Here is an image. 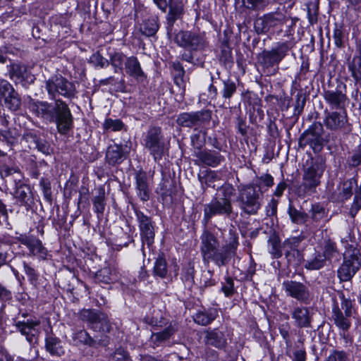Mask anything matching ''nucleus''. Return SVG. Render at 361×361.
<instances>
[{
  "instance_id": "1",
  "label": "nucleus",
  "mask_w": 361,
  "mask_h": 361,
  "mask_svg": "<svg viewBox=\"0 0 361 361\" xmlns=\"http://www.w3.org/2000/svg\"><path fill=\"white\" fill-rule=\"evenodd\" d=\"M44 87L50 99L54 102L29 97L28 109L37 118L54 123L58 133L66 135L73 129V116L68 104L61 99H56V97L61 95L68 99L75 97V86L62 75H56L46 80Z\"/></svg>"
},
{
  "instance_id": "2",
  "label": "nucleus",
  "mask_w": 361,
  "mask_h": 361,
  "mask_svg": "<svg viewBox=\"0 0 361 361\" xmlns=\"http://www.w3.org/2000/svg\"><path fill=\"white\" fill-rule=\"evenodd\" d=\"M326 166L324 160L317 157L306 161L303 168L302 182L295 189V194L300 198H305L316 192L321 184Z\"/></svg>"
},
{
  "instance_id": "3",
  "label": "nucleus",
  "mask_w": 361,
  "mask_h": 361,
  "mask_svg": "<svg viewBox=\"0 0 361 361\" xmlns=\"http://www.w3.org/2000/svg\"><path fill=\"white\" fill-rule=\"evenodd\" d=\"M234 188L229 184H224L219 188V194L204 207V220L208 222L215 216L229 217L233 213L231 197Z\"/></svg>"
},
{
  "instance_id": "4",
  "label": "nucleus",
  "mask_w": 361,
  "mask_h": 361,
  "mask_svg": "<svg viewBox=\"0 0 361 361\" xmlns=\"http://www.w3.org/2000/svg\"><path fill=\"white\" fill-rule=\"evenodd\" d=\"M324 127L320 122H314L300 136L298 144L304 149L310 146L314 153L320 152L324 145L329 142V135H324Z\"/></svg>"
},
{
  "instance_id": "5",
  "label": "nucleus",
  "mask_w": 361,
  "mask_h": 361,
  "mask_svg": "<svg viewBox=\"0 0 361 361\" xmlns=\"http://www.w3.org/2000/svg\"><path fill=\"white\" fill-rule=\"evenodd\" d=\"M343 262L338 269V277L341 281H350L361 267V254L360 250L350 245L344 252Z\"/></svg>"
},
{
  "instance_id": "6",
  "label": "nucleus",
  "mask_w": 361,
  "mask_h": 361,
  "mask_svg": "<svg viewBox=\"0 0 361 361\" xmlns=\"http://www.w3.org/2000/svg\"><path fill=\"white\" fill-rule=\"evenodd\" d=\"M225 244L219 247L206 262L212 261L218 267L226 266L234 255L237 245V233L233 228L228 231V236H224Z\"/></svg>"
},
{
  "instance_id": "7",
  "label": "nucleus",
  "mask_w": 361,
  "mask_h": 361,
  "mask_svg": "<svg viewBox=\"0 0 361 361\" xmlns=\"http://www.w3.org/2000/svg\"><path fill=\"white\" fill-rule=\"evenodd\" d=\"M144 146L156 162L162 158L166 150V144L160 127L154 126L148 130L144 138Z\"/></svg>"
},
{
  "instance_id": "8",
  "label": "nucleus",
  "mask_w": 361,
  "mask_h": 361,
  "mask_svg": "<svg viewBox=\"0 0 361 361\" xmlns=\"http://www.w3.org/2000/svg\"><path fill=\"white\" fill-rule=\"evenodd\" d=\"M212 111L209 109H202L197 111L183 112L176 119L178 126L197 130L210 122Z\"/></svg>"
},
{
  "instance_id": "9",
  "label": "nucleus",
  "mask_w": 361,
  "mask_h": 361,
  "mask_svg": "<svg viewBox=\"0 0 361 361\" xmlns=\"http://www.w3.org/2000/svg\"><path fill=\"white\" fill-rule=\"evenodd\" d=\"M80 318L95 331L109 333L111 329L107 315L97 310L83 309L80 312Z\"/></svg>"
},
{
  "instance_id": "10",
  "label": "nucleus",
  "mask_w": 361,
  "mask_h": 361,
  "mask_svg": "<svg viewBox=\"0 0 361 361\" xmlns=\"http://www.w3.org/2000/svg\"><path fill=\"white\" fill-rule=\"evenodd\" d=\"M175 42L191 51L203 50L207 46L204 35L188 30H180L175 36Z\"/></svg>"
},
{
  "instance_id": "11",
  "label": "nucleus",
  "mask_w": 361,
  "mask_h": 361,
  "mask_svg": "<svg viewBox=\"0 0 361 361\" xmlns=\"http://www.w3.org/2000/svg\"><path fill=\"white\" fill-rule=\"evenodd\" d=\"M134 213L140 230V238L142 244L150 247L154 241L155 223L151 216L144 214L137 207H133Z\"/></svg>"
},
{
  "instance_id": "12",
  "label": "nucleus",
  "mask_w": 361,
  "mask_h": 361,
  "mask_svg": "<svg viewBox=\"0 0 361 361\" xmlns=\"http://www.w3.org/2000/svg\"><path fill=\"white\" fill-rule=\"evenodd\" d=\"M270 187L274 184V179L271 176L266 174L260 178L257 177L250 185V214L257 213L261 206L263 193L261 189V184Z\"/></svg>"
},
{
  "instance_id": "13",
  "label": "nucleus",
  "mask_w": 361,
  "mask_h": 361,
  "mask_svg": "<svg viewBox=\"0 0 361 361\" xmlns=\"http://www.w3.org/2000/svg\"><path fill=\"white\" fill-rule=\"evenodd\" d=\"M257 236H259L263 240H267L271 245L269 252L274 258L278 259L282 256L279 237L272 228L266 226L265 228L264 227L256 228L251 233L250 237L252 238Z\"/></svg>"
},
{
  "instance_id": "14",
  "label": "nucleus",
  "mask_w": 361,
  "mask_h": 361,
  "mask_svg": "<svg viewBox=\"0 0 361 361\" xmlns=\"http://www.w3.org/2000/svg\"><path fill=\"white\" fill-rule=\"evenodd\" d=\"M0 177L6 190L12 191L23 183V176L18 166H9L0 161Z\"/></svg>"
},
{
  "instance_id": "15",
  "label": "nucleus",
  "mask_w": 361,
  "mask_h": 361,
  "mask_svg": "<svg viewBox=\"0 0 361 361\" xmlns=\"http://www.w3.org/2000/svg\"><path fill=\"white\" fill-rule=\"evenodd\" d=\"M289 49L287 42L281 43L271 51H264L259 56V62L266 67H271L279 63L286 56Z\"/></svg>"
},
{
  "instance_id": "16",
  "label": "nucleus",
  "mask_w": 361,
  "mask_h": 361,
  "mask_svg": "<svg viewBox=\"0 0 361 361\" xmlns=\"http://www.w3.org/2000/svg\"><path fill=\"white\" fill-rule=\"evenodd\" d=\"M282 286L288 296L305 304L309 302L310 298V290L302 283L287 280L283 281Z\"/></svg>"
},
{
  "instance_id": "17",
  "label": "nucleus",
  "mask_w": 361,
  "mask_h": 361,
  "mask_svg": "<svg viewBox=\"0 0 361 361\" xmlns=\"http://www.w3.org/2000/svg\"><path fill=\"white\" fill-rule=\"evenodd\" d=\"M325 114L324 124L328 129L334 131L350 130V129H348L349 126L348 118L345 111L342 113L325 111Z\"/></svg>"
},
{
  "instance_id": "18",
  "label": "nucleus",
  "mask_w": 361,
  "mask_h": 361,
  "mask_svg": "<svg viewBox=\"0 0 361 361\" xmlns=\"http://www.w3.org/2000/svg\"><path fill=\"white\" fill-rule=\"evenodd\" d=\"M12 190L13 197L20 207H24L26 210H29L35 205L34 195L28 185L22 183Z\"/></svg>"
},
{
  "instance_id": "19",
  "label": "nucleus",
  "mask_w": 361,
  "mask_h": 361,
  "mask_svg": "<svg viewBox=\"0 0 361 361\" xmlns=\"http://www.w3.org/2000/svg\"><path fill=\"white\" fill-rule=\"evenodd\" d=\"M135 190L138 197L142 202L149 200L150 188L147 173L142 169L136 171L135 175Z\"/></svg>"
},
{
  "instance_id": "20",
  "label": "nucleus",
  "mask_w": 361,
  "mask_h": 361,
  "mask_svg": "<svg viewBox=\"0 0 361 361\" xmlns=\"http://www.w3.org/2000/svg\"><path fill=\"white\" fill-rule=\"evenodd\" d=\"M169 12L166 15L168 31H171L175 22L182 18L184 14V4L182 0H169Z\"/></svg>"
},
{
  "instance_id": "21",
  "label": "nucleus",
  "mask_w": 361,
  "mask_h": 361,
  "mask_svg": "<svg viewBox=\"0 0 361 361\" xmlns=\"http://www.w3.org/2000/svg\"><path fill=\"white\" fill-rule=\"evenodd\" d=\"M39 319H27V321H18L15 326L20 334L26 337L27 341L32 343L35 337L39 334Z\"/></svg>"
},
{
  "instance_id": "22",
  "label": "nucleus",
  "mask_w": 361,
  "mask_h": 361,
  "mask_svg": "<svg viewBox=\"0 0 361 361\" xmlns=\"http://www.w3.org/2000/svg\"><path fill=\"white\" fill-rule=\"evenodd\" d=\"M201 252L203 260L207 259L219 247L217 238L208 231H204L201 235Z\"/></svg>"
},
{
  "instance_id": "23",
  "label": "nucleus",
  "mask_w": 361,
  "mask_h": 361,
  "mask_svg": "<svg viewBox=\"0 0 361 361\" xmlns=\"http://www.w3.org/2000/svg\"><path fill=\"white\" fill-rule=\"evenodd\" d=\"M18 241L28 247L31 255L45 259L47 250L44 247L42 241L34 237L23 236L18 238Z\"/></svg>"
},
{
  "instance_id": "24",
  "label": "nucleus",
  "mask_w": 361,
  "mask_h": 361,
  "mask_svg": "<svg viewBox=\"0 0 361 361\" xmlns=\"http://www.w3.org/2000/svg\"><path fill=\"white\" fill-rule=\"evenodd\" d=\"M325 101L334 109H343L348 101L345 93L341 90H325L324 92Z\"/></svg>"
},
{
  "instance_id": "25",
  "label": "nucleus",
  "mask_w": 361,
  "mask_h": 361,
  "mask_svg": "<svg viewBox=\"0 0 361 361\" xmlns=\"http://www.w3.org/2000/svg\"><path fill=\"white\" fill-rule=\"evenodd\" d=\"M321 253L328 262L329 265L334 262H338L341 259V255L337 247L336 243L332 239L325 238L322 245Z\"/></svg>"
},
{
  "instance_id": "26",
  "label": "nucleus",
  "mask_w": 361,
  "mask_h": 361,
  "mask_svg": "<svg viewBox=\"0 0 361 361\" xmlns=\"http://www.w3.org/2000/svg\"><path fill=\"white\" fill-rule=\"evenodd\" d=\"M44 348L47 353L53 357H60L65 354V348L63 341L56 336L47 335L44 339Z\"/></svg>"
},
{
  "instance_id": "27",
  "label": "nucleus",
  "mask_w": 361,
  "mask_h": 361,
  "mask_svg": "<svg viewBox=\"0 0 361 361\" xmlns=\"http://www.w3.org/2000/svg\"><path fill=\"white\" fill-rule=\"evenodd\" d=\"M204 343L207 346L223 349L227 343L224 334L219 329L207 330L204 332Z\"/></svg>"
},
{
  "instance_id": "28",
  "label": "nucleus",
  "mask_w": 361,
  "mask_h": 361,
  "mask_svg": "<svg viewBox=\"0 0 361 361\" xmlns=\"http://www.w3.org/2000/svg\"><path fill=\"white\" fill-rule=\"evenodd\" d=\"M200 164L216 167L224 159L219 152L214 150H202L196 154Z\"/></svg>"
},
{
  "instance_id": "29",
  "label": "nucleus",
  "mask_w": 361,
  "mask_h": 361,
  "mask_svg": "<svg viewBox=\"0 0 361 361\" xmlns=\"http://www.w3.org/2000/svg\"><path fill=\"white\" fill-rule=\"evenodd\" d=\"M292 318L298 328H311L312 314L307 307H295L292 312Z\"/></svg>"
},
{
  "instance_id": "30",
  "label": "nucleus",
  "mask_w": 361,
  "mask_h": 361,
  "mask_svg": "<svg viewBox=\"0 0 361 361\" xmlns=\"http://www.w3.org/2000/svg\"><path fill=\"white\" fill-rule=\"evenodd\" d=\"M332 319L336 327L343 332L345 338V332L348 331L351 327L353 317L344 314L340 307L336 305L332 310Z\"/></svg>"
},
{
  "instance_id": "31",
  "label": "nucleus",
  "mask_w": 361,
  "mask_h": 361,
  "mask_svg": "<svg viewBox=\"0 0 361 361\" xmlns=\"http://www.w3.org/2000/svg\"><path fill=\"white\" fill-rule=\"evenodd\" d=\"M126 74L137 80L146 78L141 65L136 56H128L123 68Z\"/></svg>"
},
{
  "instance_id": "32",
  "label": "nucleus",
  "mask_w": 361,
  "mask_h": 361,
  "mask_svg": "<svg viewBox=\"0 0 361 361\" xmlns=\"http://www.w3.org/2000/svg\"><path fill=\"white\" fill-rule=\"evenodd\" d=\"M178 331V324L176 322H171L170 324L162 331L154 333L152 336L153 342L158 346L161 343L167 341Z\"/></svg>"
},
{
  "instance_id": "33",
  "label": "nucleus",
  "mask_w": 361,
  "mask_h": 361,
  "mask_svg": "<svg viewBox=\"0 0 361 361\" xmlns=\"http://www.w3.org/2000/svg\"><path fill=\"white\" fill-rule=\"evenodd\" d=\"M92 201L94 212L97 214L98 218H101L106 205L105 190L102 186L97 188V194L93 197Z\"/></svg>"
},
{
  "instance_id": "34",
  "label": "nucleus",
  "mask_w": 361,
  "mask_h": 361,
  "mask_svg": "<svg viewBox=\"0 0 361 361\" xmlns=\"http://www.w3.org/2000/svg\"><path fill=\"white\" fill-rule=\"evenodd\" d=\"M219 58L221 63H222L225 67L231 68L232 66L233 57L228 40H224L221 42Z\"/></svg>"
},
{
  "instance_id": "35",
  "label": "nucleus",
  "mask_w": 361,
  "mask_h": 361,
  "mask_svg": "<svg viewBox=\"0 0 361 361\" xmlns=\"http://www.w3.org/2000/svg\"><path fill=\"white\" fill-rule=\"evenodd\" d=\"M123 159V152L121 146L110 145L106 150V159L110 165L121 163Z\"/></svg>"
},
{
  "instance_id": "36",
  "label": "nucleus",
  "mask_w": 361,
  "mask_h": 361,
  "mask_svg": "<svg viewBox=\"0 0 361 361\" xmlns=\"http://www.w3.org/2000/svg\"><path fill=\"white\" fill-rule=\"evenodd\" d=\"M357 188V181L355 178L343 180L340 185V196L343 200H348Z\"/></svg>"
},
{
  "instance_id": "37",
  "label": "nucleus",
  "mask_w": 361,
  "mask_h": 361,
  "mask_svg": "<svg viewBox=\"0 0 361 361\" xmlns=\"http://www.w3.org/2000/svg\"><path fill=\"white\" fill-rule=\"evenodd\" d=\"M307 214L312 222L317 224L327 217L328 212L321 204L315 203L312 204Z\"/></svg>"
},
{
  "instance_id": "38",
  "label": "nucleus",
  "mask_w": 361,
  "mask_h": 361,
  "mask_svg": "<svg viewBox=\"0 0 361 361\" xmlns=\"http://www.w3.org/2000/svg\"><path fill=\"white\" fill-rule=\"evenodd\" d=\"M153 275L160 279H166L168 275V264L164 255H159L154 261Z\"/></svg>"
},
{
  "instance_id": "39",
  "label": "nucleus",
  "mask_w": 361,
  "mask_h": 361,
  "mask_svg": "<svg viewBox=\"0 0 361 361\" xmlns=\"http://www.w3.org/2000/svg\"><path fill=\"white\" fill-rule=\"evenodd\" d=\"M327 264H329L328 262L321 252H316L311 259L306 261L305 268L307 270L315 271L322 269Z\"/></svg>"
},
{
  "instance_id": "40",
  "label": "nucleus",
  "mask_w": 361,
  "mask_h": 361,
  "mask_svg": "<svg viewBox=\"0 0 361 361\" xmlns=\"http://www.w3.org/2000/svg\"><path fill=\"white\" fill-rule=\"evenodd\" d=\"M159 27L158 18L153 17L143 21L140 26V32L145 36L152 37L157 32Z\"/></svg>"
},
{
  "instance_id": "41",
  "label": "nucleus",
  "mask_w": 361,
  "mask_h": 361,
  "mask_svg": "<svg viewBox=\"0 0 361 361\" xmlns=\"http://www.w3.org/2000/svg\"><path fill=\"white\" fill-rule=\"evenodd\" d=\"M217 311L215 309H209L200 311L194 316V321L198 324L206 326L215 319Z\"/></svg>"
},
{
  "instance_id": "42",
  "label": "nucleus",
  "mask_w": 361,
  "mask_h": 361,
  "mask_svg": "<svg viewBox=\"0 0 361 361\" xmlns=\"http://www.w3.org/2000/svg\"><path fill=\"white\" fill-rule=\"evenodd\" d=\"M72 338L74 344L76 345H85L92 348V346H94L95 344L94 338L90 336L89 333L85 330H78L75 331L73 333Z\"/></svg>"
},
{
  "instance_id": "43",
  "label": "nucleus",
  "mask_w": 361,
  "mask_h": 361,
  "mask_svg": "<svg viewBox=\"0 0 361 361\" xmlns=\"http://www.w3.org/2000/svg\"><path fill=\"white\" fill-rule=\"evenodd\" d=\"M8 74L11 79L23 80L27 78V69L24 65L20 63H12L9 66Z\"/></svg>"
},
{
  "instance_id": "44",
  "label": "nucleus",
  "mask_w": 361,
  "mask_h": 361,
  "mask_svg": "<svg viewBox=\"0 0 361 361\" xmlns=\"http://www.w3.org/2000/svg\"><path fill=\"white\" fill-rule=\"evenodd\" d=\"M127 58L128 56L122 52L114 51L110 54L109 64L114 67L115 73H117L118 71H123V65L125 66Z\"/></svg>"
},
{
  "instance_id": "45",
  "label": "nucleus",
  "mask_w": 361,
  "mask_h": 361,
  "mask_svg": "<svg viewBox=\"0 0 361 361\" xmlns=\"http://www.w3.org/2000/svg\"><path fill=\"white\" fill-rule=\"evenodd\" d=\"M95 280L98 283L109 284L116 280L115 273L110 267H105L96 273Z\"/></svg>"
},
{
  "instance_id": "46",
  "label": "nucleus",
  "mask_w": 361,
  "mask_h": 361,
  "mask_svg": "<svg viewBox=\"0 0 361 361\" xmlns=\"http://www.w3.org/2000/svg\"><path fill=\"white\" fill-rule=\"evenodd\" d=\"M288 213L291 219V221L297 224H304L309 219V215L305 212L298 210L293 204H290Z\"/></svg>"
},
{
  "instance_id": "47",
  "label": "nucleus",
  "mask_w": 361,
  "mask_h": 361,
  "mask_svg": "<svg viewBox=\"0 0 361 361\" xmlns=\"http://www.w3.org/2000/svg\"><path fill=\"white\" fill-rule=\"evenodd\" d=\"M5 104L12 111H17L21 105V99L18 92L13 90L12 92H9L3 97Z\"/></svg>"
},
{
  "instance_id": "48",
  "label": "nucleus",
  "mask_w": 361,
  "mask_h": 361,
  "mask_svg": "<svg viewBox=\"0 0 361 361\" xmlns=\"http://www.w3.org/2000/svg\"><path fill=\"white\" fill-rule=\"evenodd\" d=\"M100 85H113L114 87V90L116 92H126V83L125 80L121 78L118 80L115 78L114 76H110L109 78L102 79L99 80Z\"/></svg>"
},
{
  "instance_id": "49",
  "label": "nucleus",
  "mask_w": 361,
  "mask_h": 361,
  "mask_svg": "<svg viewBox=\"0 0 361 361\" xmlns=\"http://www.w3.org/2000/svg\"><path fill=\"white\" fill-rule=\"evenodd\" d=\"M348 67L355 82H360L361 80V56L353 57L352 61L348 63Z\"/></svg>"
},
{
  "instance_id": "50",
  "label": "nucleus",
  "mask_w": 361,
  "mask_h": 361,
  "mask_svg": "<svg viewBox=\"0 0 361 361\" xmlns=\"http://www.w3.org/2000/svg\"><path fill=\"white\" fill-rule=\"evenodd\" d=\"M266 16L267 20L268 21V24L271 27L283 25L286 23L288 18L286 16L281 12H274L268 13Z\"/></svg>"
},
{
  "instance_id": "51",
  "label": "nucleus",
  "mask_w": 361,
  "mask_h": 361,
  "mask_svg": "<svg viewBox=\"0 0 361 361\" xmlns=\"http://www.w3.org/2000/svg\"><path fill=\"white\" fill-rule=\"evenodd\" d=\"M125 126L120 119L106 118L103 123V128L106 131H120Z\"/></svg>"
},
{
  "instance_id": "52",
  "label": "nucleus",
  "mask_w": 361,
  "mask_h": 361,
  "mask_svg": "<svg viewBox=\"0 0 361 361\" xmlns=\"http://www.w3.org/2000/svg\"><path fill=\"white\" fill-rule=\"evenodd\" d=\"M324 361H350L349 354L344 350H332Z\"/></svg>"
},
{
  "instance_id": "53",
  "label": "nucleus",
  "mask_w": 361,
  "mask_h": 361,
  "mask_svg": "<svg viewBox=\"0 0 361 361\" xmlns=\"http://www.w3.org/2000/svg\"><path fill=\"white\" fill-rule=\"evenodd\" d=\"M285 257L289 266H298L300 264L301 255L298 250H284Z\"/></svg>"
},
{
  "instance_id": "54",
  "label": "nucleus",
  "mask_w": 361,
  "mask_h": 361,
  "mask_svg": "<svg viewBox=\"0 0 361 361\" xmlns=\"http://www.w3.org/2000/svg\"><path fill=\"white\" fill-rule=\"evenodd\" d=\"M307 97L302 92H298L295 96L294 105V116H299L303 111Z\"/></svg>"
},
{
  "instance_id": "55",
  "label": "nucleus",
  "mask_w": 361,
  "mask_h": 361,
  "mask_svg": "<svg viewBox=\"0 0 361 361\" xmlns=\"http://www.w3.org/2000/svg\"><path fill=\"white\" fill-rule=\"evenodd\" d=\"M238 202H239L240 207L243 212L245 214H248V191L247 185H243L240 189Z\"/></svg>"
},
{
  "instance_id": "56",
  "label": "nucleus",
  "mask_w": 361,
  "mask_h": 361,
  "mask_svg": "<svg viewBox=\"0 0 361 361\" xmlns=\"http://www.w3.org/2000/svg\"><path fill=\"white\" fill-rule=\"evenodd\" d=\"M194 265L192 263H188L183 269L181 279L185 283L192 285L194 283Z\"/></svg>"
},
{
  "instance_id": "57",
  "label": "nucleus",
  "mask_w": 361,
  "mask_h": 361,
  "mask_svg": "<svg viewBox=\"0 0 361 361\" xmlns=\"http://www.w3.org/2000/svg\"><path fill=\"white\" fill-rule=\"evenodd\" d=\"M345 36V30L342 25L336 24L334 30V39L336 46L338 48L343 47V39Z\"/></svg>"
},
{
  "instance_id": "58",
  "label": "nucleus",
  "mask_w": 361,
  "mask_h": 361,
  "mask_svg": "<svg viewBox=\"0 0 361 361\" xmlns=\"http://www.w3.org/2000/svg\"><path fill=\"white\" fill-rule=\"evenodd\" d=\"M200 181L202 184H205L207 187L215 188L214 182L219 179L217 173L214 171L208 170L202 176H200Z\"/></svg>"
},
{
  "instance_id": "59",
  "label": "nucleus",
  "mask_w": 361,
  "mask_h": 361,
  "mask_svg": "<svg viewBox=\"0 0 361 361\" xmlns=\"http://www.w3.org/2000/svg\"><path fill=\"white\" fill-rule=\"evenodd\" d=\"M90 63L95 67L105 68L109 65L108 59L103 57L99 51L93 54L90 59Z\"/></svg>"
},
{
  "instance_id": "60",
  "label": "nucleus",
  "mask_w": 361,
  "mask_h": 361,
  "mask_svg": "<svg viewBox=\"0 0 361 361\" xmlns=\"http://www.w3.org/2000/svg\"><path fill=\"white\" fill-rule=\"evenodd\" d=\"M23 269L25 274L27 275L30 283L36 286L38 283V274L34 268L31 267L25 262H23Z\"/></svg>"
},
{
  "instance_id": "61",
  "label": "nucleus",
  "mask_w": 361,
  "mask_h": 361,
  "mask_svg": "<svg viewBox=\"0 0 361 361\" xmlns=\"http://www.w3.org/2000/svg\"><path fill=\"white\" fill-rule=\"evenodd\" d=\"M16 138L13 136L9 130H0V141L5 142L6 149L10 151L13 144L15 142Z\"/></svg>"
},
{
  "instance_id": "62",
  "label": "nucleus",
  "mask_w": 361,
  "mask_h": 361,
  "mask_svg": "<svg viewBox=\"0 0 361 361\" xmlns=\"http://www.w3.org/2000/svg\"><path fill=\"white\" fill-rule=\"evenodd\" d=\"M39 185L42 188L45 200L51 203L52 197L50 181L47 178H42L39 181Z\"/></svg>"
},
{
  "instance_id": "63",
  "label": "nucleus",
  "mask_w": 361,
  "mask_h": 361,
  "mask_svg": "<svg viewBox=\"0 0 361 361\" xmlns=\"http://www.w3.org/2000/svg\"><path fill=\"white\" fill-rule=\"evenodd\" d=\"M115 361H133L129 353L123 348H118L111 355Z\"/></svg>"
},
{
  "instance_id": "64",
  "label": "nucleus",
  "mask_w": 361,
  "mask_h": 361,
  "mask_svg": "<svg viewBox=\"0 0 361 361\" xmlns=\"http://www.w3.org/2000/svg\"><path fill=\"white\" fill-rule=\"evenodd\" d=\"M255 29L257 33H264L269 31L270 27L267 20L266 16L262 18H259L255 21L254 24Z\"/></svg>"
}]
</instances>
